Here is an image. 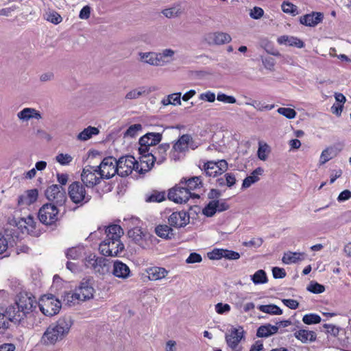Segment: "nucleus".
Instances as JSON below:
<instances>
[{
	"instance_id": "26",
	"label": "nucleus",
	"mask_w": 351,
	"mask_h": 351,
	"mask_svg": "<svg viewBox=\"0 0 351 351\" xmlns=\"http://www.w3.org/2000/svg\"><path fill=\"white\" fill-rule=\"evenodd\" d=\"M263 173V169L261 167H258L254 169L249 176L243 180L242 189H247L251 186L252 184L257 182L260 180L259 176Z\"/></svg>"
},
{
	"instance_id": "18",
	"label": "nucleus",
	"mask_w": 351,
	"mask_h": 351,
	"mask_svg": "<svg viewBox=\"0 0 351 351\" xmlns=\"http://www.w3.org/2000/svg\"><path fill=\"white\" fill-rule=\"evenodd\" d=\"M111 274L114 276L125 279L130 276V270L128 266L119 261H116L111 268Z\"/></svg>"
},
{
	"instance_id": "25",
	"label": "nucleus",
	"mask_w": 351,
	"mask_h": 351,
	"mask_svg": "<svg viewBox=\"0 0 351 351\" xmlns=\"http://www.w3.org/2000/svg\"><path fill=\"white\" fill-rule=\"evenodd\" d=\"M296 339L302 343L313 342L316 340L317 335L314 331L307 330H299L294 333Z\"/></svg>"
},
{
	"instance_id": "44",
	"label": "nucleus",
	"mask_w": 351,
	"mask_h": 351,
	"mask_svg": "<svg viewBox=\"0 0 351 351\" xmlns=\"http://www.w3.org/2000/svg\"><path fill=\"white\" fill-rule=\"evenodd\" d=\"M219 201H213L203 209V214L207 217H212L217 211Z\"/></svg>"
},
{
	"instance_id": "34",
	"label": "nucleus",
	"mask_w": 351,
	"mask_h": 351,
	"mask_svg": "<svg viewBox=\"0 0 351 351\" xmlns=\"http://www.w3.org/2000/svg\"><path fill=\"white\" fill-rule=\"evenodd\" d=\"M183 12V8L180 3L174 4L169 8L164 9L162 13L169 19L175 18L180 16Z\"/></svg>"
},
{
	"instance_id": "64",
	"label": "nucleus",
	"mask_w": 351,
	"mask_h": 351,
	"mask_svg": "<svg viewBox=\"0 0 351 351\" xmlns=\"http://www.w3.org/2000/svg\"><path fill=\"white\" fill-rule=\"evenodd\" d=\"M282 303L291 309H296L299 306V302L293 299H283L282 300Z\"/></svg>"
},
{
	"instance_id": "46",
	"label": "nucleus",
	"mask_w": 351,
	"mask_h": 351,
	"mask_svg": "<svg viewBox=\"0 0 351 351\" xmlns=\"http://www.w3.org/2000/svg\"><path fill=\"white\" fill-rule=\"evenodd\" d=\"M321 320V317L319 315L315 313L306 314L302 318L303 322L308 325L319 324Z\"/></svg>"
},
{
	"instance_id": "12",
	"label": "nucleus",
	"mask_w": 351,
	"mask_h": 351,
	"mask_svg": "<svg viewBox=\"0 0 351 351\" xmlns=\"http://www.w3.org/2000/svg\"><path fill=\"white\" fill-rule=\"evenodd\" d=\"M244 330L242 327L238 328L231 326L226 333V343L233 351H241V347L239 348V343L244 338Z\"/></svg>"
},
{
	"instance_id": "7",
	"label": "nucleus",
	"mask_w": 351,
	"mask_h": 351,
	"mask_svg": "<svg viewBox=\"0 0 351 351\" xmlns=\"http://www.w3.org/2000/svg\"><path fill=\"white\" fill-rule=\"evenodd\" d=\"M36 303H38L36 302ZM38 305L40 311L46 316H53L58 314L61 308L60 301L52 294L45 295Z\"/></svg>"
},
{
	"instance_id": "15",
	"label": "nucleus",
	"mask_w": 351,
	"mask_h": 351,
	"mask_svg": "<svg viewBox=\"0 0 351 351\" xmlns=\"http://www.w3.org/2000/svg\"><path fill=\"white\" fill-rule=\"evenodd\" d=\"M134 158L132 156H121L117 160V166L119 169L117 174L121 177H125L132 172L134 168Z\"/></svg>"
},
{
	"instance_id": "37",
	"label": "nucleus",
	"mask_w": 351,
	"mask_h": 351,
	"mask_svg": "<svg viewBox=\"0 0 351 351\" xmlns=\"http://www.w3.org/2000/svg\"><path fill=\"white\" fill-rule=\"evenodd\" d=\"M258 309L263 313L279 315L282 314V309L276 304L260 305Z\"/></svg>"
},
{
	"instance_id": "58",
	"label": "nucleus",
	"mask_w": 351,
	"mask_h": 351,
	"mask_svg": "<svg viewBox=\"0 0 351 351\" xmlns=\"http://www.w3.org/2000/svg\"><path fill=\"white\" fill-rule=\"evenodd\" d=\"M104 235V229L99 228L97 231L91 232L86 239H88L90 241H93V240H102Z\"/></svg>"
},
{
	"instance_id": "56",
	"label": "nucleus",
	"mask_w": 351,
	"mask_h": 351,
	"mask_svg": "<svg viewBox=\"0 0 351 351\" xmlns=\"http://www.w3.org/2000/svg\"><path fill=\"white\" fill-rule=\"evenodd\" d=\"M262 62L266 69L274 71L276 62L272 57L262 58Z\"/></svg>"
},
{
	"instance_id": "47",
	"label": "nucleus",
	"mask_w": 351,
	"mask_h": 351,
	"mask_svg": "<svg viewBox=\"0 0 351 351\" xmlns=\"http://www.w3.org/2000/svg\"><path fill=\"white\" fill-rule=\"evenodd\" d=\"M17 236L12 229H5L4 233L0 232V241H16Z\"/></svg>"
},
{
	"instance_id": "19",
	"label": "nucleus",
	"mask_w": 351,
	"mask_h": 351,
	"mask_svg": "<svg viewBox=\"0 0 351 351\" xmlns=\"http://www.w3.org/2000/svg\"><path fill=\"white\" fill-rule=\"evenodd\" d=\"M322 20V13L315 12L305 14L300 18V22L301 24L309 27L316 26L317 24L321 23Z\"/></svg>"
},
{
	"instance_id": "14",
	"label": "nucleus",
	"mask_w": 351,
	"mask_h": 351,
	"mask_svg": "<svg viewBox=\"0 0 351 351\" xmlns=\"http://www.w3.org/2000/svg\"><path fill=\"white\" fill-rule=\"evenodd\" d=\"M96 172L98 173L97 167L87 166L84 168L81 174V180L82 184L88 188H93L100 182L101 176L99 178L96 176Z\"/></svg>"
},
{
	"instance_id": "62",
	"label": "nucleus",
	"mask_w": 351,
	"mask_h": 351,
	"mask_svg": "<svg viewBox=\"0 0 351 351\" xmlns=\"http://www.w3.org/2000/svg\"><path fill=\"white\" fill-rule=\"evenodd\" d=\"M47 19L56 25L59 24L62 20V16L56 12H50Z\"/></svg>"
},
{
	"instance_id": "42",
	"label": "nucleus",
	"mask_w": 351,
	"mask_h": 351,
	"mask_svg": "<svg viewBox=\"0 0 351 351\" xmlns=\"http://www.w3.org/2000/svg\"><path fill=\"white\" fill-rule=\"evenodd\" d=\"M252 282L255 285L264 284L267 282V277L266 272L263 269H259L251 276Z\"/></svg>"
},
{
	"instance_id": "27",
	"label": "nucleus",
	"mask_w": 351,
	"mask_h": 351,
	"mask_svg": "<svg viewBox=\"0 0 351 351\" xmlns=\"http://www.w3.org/2000/svg\"><path fill=\"white\" fill-rule=\"evenodd\" d=\"M86 254H88V252H86L84 245L79 244L75 247L69 248L66 252V257L68 259L75 260L80 258L81 256L84 258Z\"/></svg>"
},
{
	"instance_id": "36",
	"label": "nucleus",
	"mask_w": 351,
	"mask_h": 351,
	"mask_svg": "<svg viewBox=\"0 0 351 351\" xmlns=\"http://www.w3.org/2000/svg\"><path fill=\"white\" fill-rule=\"evenodd\" d=\"M99 132L98 128L95 127L88 126L84 129L77 135V139L80 141H85L90 139L93 135H97Z\"/></svg>"
},
{
	"instance_id": "20",
	"label": "nucleus",
	"mask_w": 351,
	"mask_h": 351,
	"mask_svg": "<svg viewBox=\"0 0 351 351\" xmlns=\"http://www.w3.org/2000/svg\"><path fill=\"white\" fill-rule=\"evenodd\" d=\"M17 117L22 121H28L31 119L37 120L42 119V115L38 110L32 108H25L17 113Z\"/></svg>"
},
{
	"instance_id": "48",
	"label": "nucleus",
	"mask_w": 351,
	"mask_h": 351,
	"mask_svg": "<svg viewBox=\"0 0 351 351\" xmlns=\"http://www.w3.org/2000/svg\"><path fill=\"white\" fill-rule=\"evenodd\" d=\"M241 255L239 252L221 249V258H225L228 260H237L240 258Z\"/></svg>"
},
{
	"instance_id": "35",
	"label": "nucleus",
	"mask_w": 351,
	"mask_h": 351,
	"mask_svg": "<svg viewBox=\"0 0 351 351\" xmlns=\"http://www.w3.org/2000/svg\"><path fill=\"white\" fill-rule=\"evenodd\" d=\"M338 154V152L336 149L332 147H329L324 149L321 154L319 158V164L324 165L330 159L335 157Z\"/></svg>"
},
{
	"instance_id": "49",
	"label": "nucleus",
	"mask_w": 351,
	"mask_h": 351,
	"mask_svg": "<svg viewBox=\"0 0 351 351\" xmlns=\"http://www.w3.org/2000/svg\"><path fill=\"white\" fill-rule=\"evenodd\" d=\"M306 289L311 293L318 294L324 292L325 287L317 282H311Z\"/></svg>"
},
{
	"instance_id": "9",
	"label": "nucleus",
	"mask_w": 351,
	"mask_h": 351,
	"mask_svg": "<svg viewBox=\"0 0 351 351\" xmlns=\"http://www.w3.org/2000/svg\"><path fill=\"white\" fill-rule=\"evenodd\" d=\"M45 195L46 198L51 202L52 204L62 206L66 201V194L64 189L58 184H52L45 190Z\"/></svg>"
},
{
	"instance_id": "29",
	"label": "nucleus",
	"mask_w": 351,
	"mask_h": 351,
	"mask_svg": "<svg viewBox=\"0 0 351 351\" xmlns=\"http://www.w3.org/2000/svg\"><path fill=\"white\" fill-rule=\"evenodd\" d=\"M192 137L189 134H183L179 139L174 143L173 149L176 152H183L188 149L190 141Z\"/></svg>"
},
{
	"instance_id": "38",
	"label": "nucleus",
	"mask_w": 351,
	"mask_h": 351,
	"mask_svg": "<svg viewBox=\"0 0 351 351\" xmlns=\"http://www.w3.org/2000/svg\"><path fill=\"white\" fill-rule=\"evenodd\" d=\"M115 243H99V250L100 253L105 256H117L118 250L117 251L112 252V250L110 248V244L113 245Z\"/></svg>"
},
{
	"instance_id": "6",
	"label": "nucleus",
	"mask_w": 351,
	"mask_h": 351,
	"mask_svg": "<svg viewBox=\"0 0 351 351\" xmlns=\"http://www.w3.org/2000/svg\"><path fill=\"white\" fill-rule=\"evenodd\" d=\"M68 195L73 203L83 206L91 199L86 193L84 184L79 181L72 182L68 187Z\"/></svg>"
},
{
	"instance_id": "39",
	"label": "nucleus",
	"mask_w": 351,
	"mask_h": 351,
	"mask_svg": "<svg viewBox=\"0 0 351 351\" xmlns=\"http://www.w3.org/2000/svg\"><path fill=\"white\" fill-rule=\"evenodd\" d=\"M269 152V146L266 143L259 142L257 152L258 158L263 161L266 160Z\"/></svg>"
},
{
	"instance_id": "45",
	"label": "nucleus",
	"mask_w": 351,
	"mask_h": 351,
	"mask_svg": "<svg viewBox=\"0 0 351 351\" xmlns=\"http://www.w3.org/2000/svg\"><path fill=\"white\" fill-rule=\"evenodd\" d=\"M277 112L278 114L284 116L288 119H295L297 115L296 111L294 109L290 108L280 107L277 109Z\"/></svg>"
},
{
	"instance_id": "53",
	"label": "nucleus",
	"mask_w": 351,
	"mask_h": 351,
	"mask_svg": "<svg viewBox=\"0 0 351 351\" xmlns=\"http://www.w3.org/2000/svg\"><path fill=\"white\" fill-rule=\"evenodd\" d=\"M246 104L252 106L254 108L260 111H263L264 110H270L275 107L274 104L265 105L261 102L256 101H254L252 103L247 102Z\"/></svg>"
},
{
	"instance_id": "60",
	"label": "nucleus",
	"mask_w": 351,
	"mask_h": 351,
	"mask_svg": "<svg viewBox=\"0 0 351 351\" xmlns=\"http://www.w3.org/2000/svg\"><path fill=\"white\" fill-rule=\"evenodd\" d=\"M264 14V10L260 7H254L250 10V16L254 19H259Z\"/></svg>"
},
{
	"instance_id": "8",
	"label": "nucleus",
	"mask_w": 351,
	"mask_h": 351,
	"mask_svg": "<svg viewBox=\"0 0 351 351\" xmlns=\"http://www.w3.org/2000/svg\"><path fill=\"white\" fill-rule=\"evenodd\" d=\"M58 206L46 203L39 209L38 217L40 221L47 226L54 224L58 219Z\"/></svg>"
},
{
	"instance_id": "54",
	"label": "nucleus",
	"mask_w": 351,
	"mask_h": 351,
	"mask_svg": "<svg viewBox=\"0 0 351 351\" xmlns=\"http://www.w3.org/2000/svg\"><path fill=\"white\" fill-rule=\"evenodd\" d=\"M56 160L60 165H69L72 161L73 158L71 155L68 154H59L56 156Z\"/></svg>"
},
{
	"instance_id": "21",
	"label": "nucleus",
	"mask_w": 351,
	"mask_h": 351,
	"mask_svg": "<svg viewBox=\"0 0 351 351\" xmlns=\"http://www.w3.org/2000/svg\"><path fill=\"white\" fill-rule=\"evenodd\" d=\"M140 60L152 66H161L162 63L160 62V56L156 52H140L138 53Z\"/></svg>"
},
{
	"instance_id": "55",
	"label": "nucleus",
	"mask_w": 351,
	"mask_h": 351,
	"mask_svg": "<svg viewBox=\"0 0 351 351\" xmlns=\"http://www.w3.org/2000/svg\"><path fill=\"white\" fill-rule=\"evenodd\" d=\"M138 144L140 145V147H138V153L141 155V156H143L144 157V158H146L149 157V156L153 155L152 152H149L150 146L142 145V143H141V138H139Z\"/></svg>"
},
{
	"instance_id": "2",
	"label": "nucleus",
	"mask_w": 351,
	"mask_h": 351,
	"mask_svg": "<svg viewBox=\"0 0 351 351\" xmlns=\"http://www.w3.org/2000/svg\"><path fill=\"white\" fill-rule=\"evenodd\" d=\"M72 324L73 322L70 317L60 318L47 327L43 335L41 341L47 346L54 345L69 334Z\"/></svg>"
},
{
	"instance_id": "22",
	"label": "nucleus",
	"mask_w": 351,
	"mask_h": 351,
	"mask_svg": "<svg viewBox=\"0 0 351 351\" xmlns=\"http://www.w3.org/2000/svg\"><path fill=\"white\" fill-rule=\"evenodd\" d=\"M305 258L306 254L304 252H292L289 251L284 254L282 261L286 265H290L304 261Z\"/></svg>"
},
{
	"instance_id": "50",
	"label": "nucleus",
	"mask_w": 351,
	"mask_h": 351,
	"mask_svg": "<svg viewBox=\"0 0 351 351\" xmlns=\"http://www.w3.org/2000/svg\"><path fill=\"white\" fill-rule=\"evenodd\" d=\"M146 93V90L144 87H141L138 89H134L130 92H128L125 95L126 99H137L143 94ZM149 91L147 92L148 93Z\"/></svg>"
},
{
	"instance_id": "63",
	"label": "nucleus",
	"mask_w": 351,
	"mask_h": 351,
	"mask_svg": "<svg viewBox=\"0 0 351 351\" xmlns=\"http://www.w3.org/2000/svg\"><path fill=\"white\" fill-rule=\"evenodd\" d=\"M272 274L274 278H283L286 276L287 273L284 268L274 267L272 268Z\"/></svg>"
},
{
	"instance_id": "61",
	"label": "nucleus",
	"mask_w": 351,
	"mask_h": 351,
	"mask_svg": "<svg viewBox=\"0 0 351 351\" xmlns=\"http://www.w3.org/2000/svg\"><path fill=\"white\" fill-rule=\"evenodd\" d=\"M202 261L201 255L197 252H192L186 258V262L189 264L200 263Z\"/></svg>"
},
{
	"instance_id": "4",
	"label": "nucleus",
	"mask_w": 351,
	"mask_h": 351,
	"mask_svg": "<svg viewBox=\"0 0 351 351\" xmlns=\"http://www.w3.org/2000/svg\"><path fill=\"white\" fill-rule=\"evenodd\" d=\"M94 279L92 276L84 278L80 282V285L75 289L73 293H67V302H72L69 298L80 301H86L93 298L95 289L93 288Z\"/></svg>"
},
{
	"instance_id": "30",
	"label": "nucleus",
	"mask_w": 351,
	"mask_h": 351,
	"mask_svg": "<svg viewBox=\"0 0 351 351\" xmlns=\"http://www.w3.org/2000/svg\"><path fill=\"white\" fill-rule=\"evenodd\" d=\"M278 331V327L277 326H273L270 324H267L258 327L256 335L258 337H268L277 333Z\"/></svg>"
},
{
	"instance_id": "23",
	"label": "nucleus",
	"mask_w": 351,
	"mask_h": 351,
	"mask_svg": "<svg viewBox=\"0 0 351 351\" xmlns=\"http://www.w3.org/2000/svg\"><path fill=\"white\" fill-rule=\"evenodd\" d=\"M180 184H183L186 188V190H188L189 192L197 189H200L202 186V180L199 176H193L189 178L188 180L183 178L180 180Z\"/></svg>"
},
{
	"instance_id": "40",
	"label": "nucleus",
	"mask_w": 351,
	"mask_h": 351,
	"mask_svg": "<svg viewBox=\"0 0 351 351\" xmlns=\"http://www.w3.org/2000/svg\"><path fill=\"white\" fill-rule=\"evenodd\" d=\"M204 171L206 174L210 177H216L218 171H219V166L217 162H208L204 165Z\"/></svg>"
},
{
	"instance_id": "10",
	"label": "nucleus",
	"mask_w": 351,
	"mask_h": 351,
	"mask_svg": "<svg viewBox=\"0 0 351 351\" xmlns=\"http://www.w3.org/2000/svg\"><path fill=\"white\" fill-rule=\"evenodd\" d=\"M97 168L98 169V173L103 179H110L117 174L119 171L117 166V159L113 156L104 158Z\"/></svg>"
},
{
	"instance_id": "28",
	"label": "nucleus",
	"mask_w": 351,
	"mask_h": 351,
	"mask_svg": "<svg viewBox=\"0 0 351 351\" xmlns=\"http://www.w3.org/2000/svg\"><path fill=\"white\" fill-rule=\"evenodd\" d=\"M146 271L150 280H160L165 278L168 274L167 270H166L164 267H152L147 268Z\"/></svg>"
},
{
	"instance_id": "11",
	"label": "nucleus",
	"mask_w": 351,
	"mask_h": 351,
	"mask_svg": "<svg viewBox=\"0 0 351 351\" xmlns=\"http://www.w3.org/2000/svg\"><path fill=\"white\" fill-rule=\"evenodd\" d=\"M200 208L197 206H190L189 210L173 212L169 217L168 221L170 226L175 228H181L185 226L189 222V215L192 214V211L195 213L199 211Z\"/></svg>"
},
{
	"instance_id": "57",
	"label": "nucleus",
	"mask_w": 351,
	"mask_h": 351,
	"mask_svg": "<svg viewBox=\"0 0 351 351\" xmlns=\"http://www.w3.org/2000/svg\"><path fill=\"white\" fill-rule=\"evenodd\" d=\"M206 41L209 45H218L219 43V33L218 32H214V33H209L206 34L205 37Z\"/></svg>"
},
{
	"instance_id": "31",
	"label": "nucleus",
	"mask_w": 351,
	"mask_h": 351,
	"mask_svg": "<svg viewBox=\"0 0 351 351\" xmlns=\"http://www.w3.org/2000/svg\"><path fill=\"white\" fill-rule=\"evenodd\" d=\"M169 148L170 145L169 143H162L154 149V150H152L153 155L157 156L158 164H161L166 160L167 152Z\"/></svg>"
},
{
	"instance_id": "16",
	"label": "nucleus",
	"mask_w": 351,
	"mask_h": 351,
	"mask_svg": "<svg viewBox=\"0 0 351 351\" xmlns=\"http://www.w3.org/2000/svg\"><path fill=\"white\" fill-rule=\"evenodd\" d=\"M105 239L101 241H121V237L124 234L123 228L119 224H110L104 228Z\"/></svg>"
},
{
	"instance_id": "51",
	"label": "nucleus",
	"mask_w": 351,
	"mask_h": 351,
	"mask_svg": "<svg viewBox=\"0 0 351 351\" xmlns=\"http://www.w3.org/2000/svg\"><path fill=\"white\" fill-rule=\"evenodd\" d=\"M165 199V193L164 192L155 191L151 195L147 197L146 202H160Z\"/></svg>"
},
{
	"instance_id": "3",
	"label": "nucleus",
	"mask_w": 351,
	"mask_h": 351,
	"mask_svg": "<svg viewBox=\"0 0 351 351\" xmlns=\"http://www.w3.org/2000/svg\"><path fill=\"white\" fill-rule=\"evenodd\" d=\"M83 267L89 270L96 277L104 279L106 276L111 274L112 262L94 252H88L82 259Z\"/></svg>"
},
{
	"instance_id": "32",
	"label": "nucleus",
	"mask_w": 351,
	"mask_h": 351,
	"mask_svg": "<svg viewBox=\"0 0 351 351\" xmlns=\"http://www.w3.org/2000/svg\"><path fill=\"white\" fill-rule=\"evenodd\" d=\"M38 195V191L37 189L28 190L25 196L21 195L19 197V204H25L30 205L37 200Z\"/></svg>"
},
{
	"instance_id": "59",
	"label": "nucleus",
	"mask_w": 351,
	"mask_h": 351,
	"mask_svg": "<svg viewBox=\"0 0 351 351\" xmlns=\"http://www.w3.org/2000/svg\"><path fill=\"white\" fill-rule=\"evenodd\" d=\"M323 327L326 329V332L331 335L333 337H337L339 332V328L332 324H324Z\"/></svg>"
},
{
	"instance_id": "43",
	"label": "nucleus",
	"mask_w": 351,
	"mask_h": 351,
	"mask_svg": "<svg viewBox=\"0 0 351 351\" xmlns=\"http://www.w3.org/2000/svg\"><path fill=\"white\" fill-rule=\"evenodd\" d=\"M142 125L140 123H136L130 125L123 134V137L134 138L137 135L138 131L142 130Z\"/></svg>"
},
{
	"instance_id": "41",
	"label": "nucleus",
	"mask_w": 351,
	"mask_h": 351,
	"mask_svg": "<svg viewBox=\"0 0 351 351\" xmlns=\"http://www.w3.org/2000/svg\"><path fill=\"white\" fill-rule=\"evenodd\" d=\"M282 10L293 16H295L299 14L298 7L289 1H284L281 5Z\"/></svg>"
},
{
	"instance_id": "5",
	"label": "nucleus",
	"mask_w": 351,
	"mask_h": 351,
	"mask_svg": "<svg viewBox=\"0 0 351 351\" xmlns=\"http://www.w3.org/2000/svg\"><path fill=\"white\" fill-rule=\"evenodd\" d=\"M124 221H128L129 223L128 228L130 229L128 231V236L133 241H152L153 239H156L153 234L138 227L140 223L138 218L132 217L128 220L124 219Z\"/></svg>"
},
{
	"instance_id": "33",
	"label": "nucleus",
	"mask_w": 351,
	"mask_h": 351,
	"mask_svg": "<svg viewBox=\"0 0 351 351\" xmlns=\"http://www.w3.org/2000/svg\"><path fill=\"white\" fill-rule=\"evenodd\" d=\"M155 233L163 239H171L173 236V230L167 225H158L155 228Z\"/></svg>"
},
{
	"instance_id": "24",
	"label": "nucleus",
	"mask_w": 351,
	"mask_h": 351,
	"mask_svg": "<svg viewBox=\"0 0 351 351\" xmlns=\"http://www.w3.org/2000/svg\"><path fill=\"white\" fill-rule=\"evenodd\" d=\"M278 43L280 45L302 48L304 46V42L297 37L291 36H281L278 38Z\"/></svg>"
},
{
	"instance_id": "52",
	"label": "nucleus",
	"mask_w": 351,
	"mask_h": 351,
	"mask_svg": "<svg viewBox=\"0 0 351 351\" xmlns=\"http://www.w3.org/2000/svg\"><path fill=\"white\" fill-rule=\"evenodd\" d=\"M160 56V62L162 63L164 66L166 63L169 62V60H165L168 58H171L174 56L175 51L171 49H165L161 53H158Z\"/></svg>"
},
{
	"instance_id": "13",
	"label": "nucleus",
	"mask_w": 351,
	"mask_h": 351,
	"mask_svg": "<svg viewBox=\"0 0 351 351\" xmlns=\"http://www.w3.org/2000/svg\"><path fill=\"white\" fill-rule=\"evenodd\" d=\"M168 198L178 204L186 203L190 198V193L183 184H178L171 189Z\"/></svg>"
},
{
	"instance_id": "17",
	"label": "nucleus",
	"mask_w": 351,
	"mask_h": 351,
	"mask_svg": "<svg viewBox=\"0 0 351 351\" xmlns=\"http://www.w3.org/2000/svg\"><path fill=\"white\" fill-rule=\"evenodd\" d=\"M164 131L165 129L162 128L161 132H147L141 137V143L143 145L155 146L162 141Z\"/></svg>"
},
{
	"instance_id": "1",
	"label": "nucleus",
	"mask_w": 351,
	"mask_h": 351,
	"mask_svg": "<svg viewBox=\"0 0 351 351\" xmlns=\"http://www.w3.org/2000/svg\"><path fill=\"white\" fill-rule=\"evenodd\" d=\"M36 300L27 293L16 295L14 304L9 306L5 313H0V335L5 334L9 328V322L21 324L36 308Z\"/></svg>"
}]
</instances>
